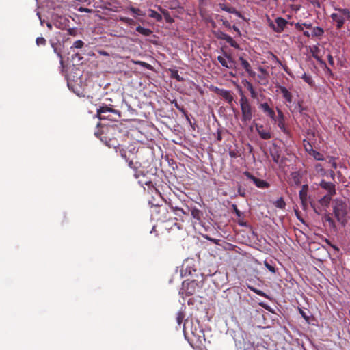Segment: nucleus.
I'll use <instances>...</instances> for the list:
<instances>
[{"label": "nucleus", "instance_id": "obj_55", "mask_svg": "<svg viewBox=\"0 0 350 350\" xmlns=\"http://www.w3.org/2000/svg\"><path fill=\"white\" fill-rule=\"evenodd\" d=\"M327 59H328V62H329V64L332 66L334 65V59H333V57L332 56V55L329 54L327 55Z\"/></svg>", "mask_w": 350, "mask_h": 350}, {"label": "nucleus", "instance_id": "obj_10", "mask_svg": "<svg viewBox=\"0 0 350 350\" xmlns=\"http://www.w3.org/2000/svg\"><path fill=\"white\" fill-rule=\"evenodd\" d=\"M224 56H218L217 60L222 66L227 68H233L235 67V62L233 60L230 55L226 53H224Z\"/></svg>", "mask_w": 350, "mask_h": 350}, {"label": "nucleus", "instance_id": "obj_52", "mask_svg": "<svg viewBox=\"0 0 350 350\" xmlns=\"http://www.w3.org/2000/svg\"><path fill=\"white\" fill-rule=\"evenodd\" d=\"M308 203V200H305L304 201V200H301V206H302V208L304 210H306L307 208Z\"/></svg>", "mask_w": 350, "mask_h": 350}, {"label": "nucleus", "instance_id": "obj_33", "mask_svg": "<svg viewBox=\"0 0 350 350\" xmlns=\"http://www.w3.org/2000/svg\"><path fill=\"white\" fill-rule=\"evenodd\" d=\"M149 16L150 18H154L157 21L159 22L161 21L162 20V16L153 10H150Z\"/></svg>", "mask_w": 350, "mask_h": 350}, {"label": "nucleus", "instance_id": "obj_49", "mask_svg": "<svg viewBox=\"0 0 350 350\" xmlns=\"http://www.w3.org/2000/svg\"><path fill=\"white\" fill-rule=\"evenodd\" d=\"M78 11L81 12L90 13L92 12V10L83 7H80L79 8H78Z\"/></svg>", "mask_w": 350, "mask_h": 350}, {"label": "nucleus", "instance_id": "obj_6", "mask_svg": "<svg viewBox=\"0 0 350 350\" xmlns=\"http://www.w3.org/2000/svg\"><path fill=\"white\" fill-rule=\"evenodd\" d=\"M112 114L120 116V112L118 110L107 105L101 106L97 109V116L100 120H112L113 118Z\"/></svg>", "mask_w": 350, "mask_h": 350}, {"label": "nucleus", "instance_id": "obj_30", "mask_svg": "<svg viewBox=\"0 0 350 350\" xmlns=\"http://www.w3.org/2000/svg\"><path fill=\"white\" fill-rule=\"evenodd\" d=\"M324 221L329 224L330 228L336 229L335 221L329 214L324 216Z\"/></svg>", "mask_w": 350, "mask_h": 350}, {"label": "nucleus", "instance_id": "obj_26", "mask_svg": "<svg viewBox=\"0 0 350 350\" xmlns=\"http://www.w3.org/2000/svg\"><path fill=\"white\" fill-rule=\"evenodd\" d=\"M245 86L250 91V94H251V97L253 98H256V96H257V94H256V93L255 92V90H254L252 84L250 82H249L247 81H245Z\"/></svg>", "mask_w": 350, "mask_h": 350}, {"label": "nucleus", "instance_id": "obj_21", "mask_svg": "<svg viewBox=\"0 0 350 350\" xmlns=\"http://www.w3.org/2000/svg\"><path fill=\"white\" fill-rule=\"evenodd\" d=\"M280 92L282 94L283 97L284 99L288 102H292V94L284 86H280L279 87Z\"/></svg>", "mask_w": 350, "mask_h": 350}, {"label": "nucleus", "instance_id": "obj_61", "mask_svg": "<svg viewBox=\"0 0 350 350\" xmlns=\"http://www.w3.org/2000/svg\"><path fill=\"white\" fill-rule=\"evenodd\" d=\"M159 211V212L162 211L163 213H165V212L167 213V209L165 208H160Z\"/></svg>", "mask_w": 350, "mask_h": 350}, {"label": "nucleus", "instance_id": "obj_3", "mask_svg": "<svg viewBox=\"0 0 350 350\" xmlns=\"http://www.w3.org/2000/svg\"><path fill=\"white\" fill-rule=\"evenodd\" d=\"M239 103L241 111V121L243 123L247 124L252 119L255 109L252 107L249 99L243 94L242 92L241 94Z\"/></svg>", "mask_w": 350, "mask_h": 350}, {"label": "nucleus", "instance_id": "obj_43", "mask_svg": "<svg viewBox=\"0 0 350 350\" xmlns=\"http://www.w3.org/2000/svg\"><path fill=\"white\" fill-rule=\"evenodd\" d=\"M129 10L138 16H142V11L139 8H135L134 7H130Z\"/></svg>", "mask_w": 350, "mask_h": 350}, {"label": "nucleus", "instance_id": "obj_24", "mask_svg": "<svg viewBox=\"0 0 350 350\" xmlns=\"http://www.w3.org/2000/svg\"><path fill=\"white\" fill-rule=\"evenodd\" d=\"M333 196L332 195H329V194H326L325 195L323 198H321L320 200H319V203L322 205V206H327L331 200H332V197Z\"/></svg>", "mask_w": 350, "mask_h": 350}, {"label": "nucleus", "instance_id": "obj_59", "mask_svg": "<svg viewBox=\"0 0 350 350\" xmlns=\"http://www.w3.org/2000/svg\"><path fill=\"white\" fill-rule=\"evenodd\" d=\"M329 174H330V176L334 179V176H335L334 172L333 170H330Z\"/></svg>", "mask_w": 350, "mask_h": 350}, {"label": "nucleus", "instance_id": "obj_4", "mask_svg": "<svg viewBox=\"0 0 350 350\" xmlns=\"http://www.w3.org/2000/svg\"><path fill=\"white\" fill-rule=\"evenodd\" d=\"M336 13H332L330 16L333 21L336 23V29H340L346 21H350V11L347 8H336Z\"/></svg>", "mask_w": 350, "mask_h": 350}, {"label": "nucleus", "instance_id": "obj_60", "mask_svg": "<svg viewBox=\"0 0 350 350\" xmlns=\"http://www.w3.org/2000/svg\"><path fill=\"white\" fill-rule=\"evenodd\" d=\"M217 139L218 141H221V133H217Z\"/></svg>", "mask_w": 350, "mask_h": 350}, {"label": "nucleus", "instance_id": "obj_38", "mask_svg": "<svg viewBox=\"0 0 350 350\" xmlns=\"http://www.w3.org/2000/svg\"><path fill=\"white\" fill-rule=\"evenodd\" d=\"M184 317H185V314H184V312H182V311H179L176 314V322H177L178 325H181Z\"/></svg>", "mask_w": 350, "mask_h": 350}, {"label": "nucleus", "instance_id": "obj_27", "mask_svg": "<svg viewBox=\"0 0 350 350\" xmlns=\"http://www.w3.org/2000/svg\"><path fill=\"white\" fill-rule=\"evenodd\" d=\"M320 50L319 49V47L317 46H313L311 49H310V53L312 54V56L316 59L317 61L321 62V60L320 59V57H319V53Z\"/></svg>", "mask_w": 350, "mask_h": 350}, {"label": "nucleus", "instance_id": "obj_7", "mask_svg": "<svg viewBox=\"0 0 350 350\" xmlns=\"http://www.w3.org/2000/svg\"><path fill=\"white\" fill-rule=\"evenodd\" d=\"M288 22L286 20L282 17H277L275 23L270 22L269 27L276 33H282L284 27L286 26Z\"/></svg>", "mask_w": 350, "mask_h": 350}, {"label": "nucleus", "instance_id": "obj_34", "mask_svg": "<svg viewBox=\"0 0 350 350\" xmlns=\"http://www.w3.org/2000/svg\"><path fill=\"white\" fill-rule=\"evenodd\" d=\"M274 205L278 208L284 209L286 206V202H284L283 198L281 197L274 202Z\"/></svg>", "mask_w": 350, "mask_h": 350}, {"label": "nucleus", "instance_id": "obj_32", "mask_svg": "<svg viewBox=\"0 0 350 350\" xmlns=\"http://www.w3.org/2000/svg\"><path fill=\"white\" fill-rule=\"evenodd\" d=\"M301 78L307 83L310 86L313 87L314 85V82L312 80L311 76L306 75L304 73Z\"/></svg>", "mask_w": 350, "mask_h": 350}, {"label": "nucleus", "instance_id": "obj_54", "mask_svg": "<svg viewBox=\"0 0 350 350\" xmlns=\"http://www.w3.org/2000/svg\"><path fill=\"white\" fill-rule=\"evenodd\" d=\"M303 25H304V27L308 29H312L313 27L312 23H304Z\"/></svg>", "mask_w": 350, "mask_h": 350}, {"label": "nucleus", "instance_id": "obj_45", "mask_svg": "<svg viewBox=\"0 0 350 350\" xmlns=\"http://www.w3.org/2000/svg\"><path fill=\"white\" fill-rule=\"evenodd\" d=\"M120 150V156L124 159H125L126 161H129V158L127 157V155H126V152L125 150L124 149H121L120 148L119 149Z\"/></svg>", "mask_w": 350, "mask_h": 350}, {"label": "nucleus", "instance_id": "obj_31", "mask_svg": "<svg viewBox=\"0 0 350 350\" xmlns=\"http://www.w3.org/2000/svg\"><path fill=\"white\" fill-rule=\"evenodd\" d=\"M160 12L163 14L164 18L167 23H172L174 21L173 18L171 17L168 11L165 9H162L161 8H159Z\"/></svg>", "mask_w": 350, "mask_h": 350}, {"label": "nucleus", "instance_id": "obj_44", "mask_svg": "<svg viewBox=\"0 0 350 350\" xmlns=\"http://www.w3.org/2000/svg\"><path fill=\"white\" fill-rule=\"evenodd\" d=\"M265 266L272 273H275V269L273 266L270 265L267 261H265Z\"/></svg>", "mask_w": 350, "mask_h": 350}, {"label": "nucleus", "instance_id": "obj_39", "mask_svg": "<svg viewBox=\"0 0 350 350\" xmlns=\"http://www.w3.org/2000/svg\"><path fill=\"white\" fill-rule=\"evenodd\" d=\"M120 21L127 23L128 25H133L135 23L133 19L127 18V17H120Z\"/></svg>", "mask_w": 350, "mask_h": 350}, {"label": "nucleus", "instance_id": "obj_14", "mask_svg": "<svg viewBox=\"0 0 350 350\" xmlns=\"http://www.w3.org/2000/svg\"><path fill=\"white\" fill-rule=\"evenodd\" d=\"M311 30H312L311 33H310L309 31H304V35L306 37L311 36L312 38L315 37V38H318L320 39V38H321V37L323 36V35L324 33L323 29L320 27H313Z\"/></svg>", "mask_w": 350, "mask_h": 350}, {"label": "nucleus", "instance_id": "obj_8", "mask_svg": "<svg viewBox=\"0 0 350 350\" xmlns=\"http://www.w3.org/2000/svg\"><path fill=\"white\" fill-rule=\"evenodd\" d=\"M278 116H276V122L278 126L280 128L281 131L287 135L291 137L290 131L285 126L284 116L283 112L278 108H277Z\"/></svg>", "mask_w": 350, "mask_h": 350}, {"label": "nucleus", "instance_id": "obj_22", "mask_svg": "<svg viewBox=\"0 0 350 350\" xmlns=\"http://www.w3.org/2000/svg\"><path fill=\"white\" fill-rule=\"evenodd\" d=\"M308 185H303L301 190L299 191V196L300 200H308Z\"/></svg>", "mask_w": 350, "mask_h": 350}, {"label": "nucleus", "instance_id": "obj_58", "mask_svg": "<svg viewBox=\"0 0 350 350\" xmlns=\"http://www.w3.org/2000/svg\"><path fill=\"white\" fill-rule=\"evenodd\" d=\"M233 29L237 31L239 35H241V32H240V30L239 29L238 27H237L236 26H233Z\"/></svg>", "mask_w": 350, "mask_h": 350}, {"label": "nucleus", "instance_id": "obj_29", "mask_svg": "<svg viewBox=\"0 0 350 350\" xmlns=\"http://www.w3.org/2000/svg\"><path fill=\"white\" fill-rule=\"evenodd\" d=\"M170 207L172 211L178 217H180V214L178 213V211H180L182 214H188L186 211H185L182 208H180L176 206H173L172 203L170 204Z\"/></svg>", "mask_w": 350, "mask_h": 350}, {"label": "nucleus", "instance_id": "obj_64", "mask_svg": "<svg viewBox=\"0 0 350 350\" xmlns=\"http://www.w3.org/2000/svg\"><path fill=\"white\" fill-rule=\"evenodd\" d=\"M47 27H48V28H49L50 29H52V25H51V23H47Z\"/></svg>", "mask_w": 350, "mask_h": 350}, {"label": "nucleus", "instance_id": "obj_62", "mask_svg": "<svg viewBox=\"0 0 350 350\" xmlns=\"http://www.w3.org/2000/svg\"><path fill=\"white\" fill-rule=\"evenodd\" d=\"M205 1H206V0H199V3H200V5H203V4H204Z\"/></svg>", "mask_w": 350, "mask_h": 350}, {"label": "nucleus", "instance_id": "obj_40", "mask_svg": "<svg viewBox=\"0 0 350 350\" xmlns=\"http://www.w3.org/2000/svg\"><path fill=\"white\" fill-rule=\"evenodd\" d=\"M84 44H85L84 42L82 40H79L75 41L73 43L72 46H71V49L72 48L81 49L82 47H83Z\"/></svg>", "mask_w": 350, "mask_h": 350}, {"label": "nucleus", "instance_id": "obj_28", "mask_svg": "<svg viewBox=\"0 0 350 350\" xmlns=\"http://www.w3.org/2000/svg\"><path fill=\"white\" fill-rule=\"evenodd\" d=\"M219 7L222 10L226 11L228 13H238L235 8L229 6L226 3H219Z\"/></svg>", "mask_w": 350, "mask_h": 350}, {"label": "nucleus", "instance_id": "obj_17", "mask_svg": "<svg viewBox=\"0 0 350 350\" xmlns=\"http://www.w3.org/2000/svg\"><path fill=\"white\" fill-rule=\"evenodd\" d=\"M239 60L241 62V66L248 73V75L252 77H254L256 73L254 71L252 70L250 64L243 57H239Z\"/></svg>", "mask_w": 350, "mask_h": 350}, {"label": "nucleus", "instance_id": "obj_19", "mask_svg": "<svg viewBox=\"0 0 350 350\" xmlns=\"http://www.w3.org/2000/svg\"><path fill=\"white\" fill-rule=\"evenodd\" d=\"M51 44L53 49L54 53H56L57 55L58 56V57L60 58V63L62 65L63 64V57L62 55V44L59 42L55 43L52 41H51Z\"/></svg>", "mask_w": 350, "mask_h": 350}, {"label": "nucleus", "instance_id": "obj_35", "mask_svg": "<svg viewBox=\"0 0 350 350\" xmlns=\"http://www.w3.org/2000/svg\"><path fill=\"white\" fill-rule=\"evenodd\" d=\"M191 212V215L193 218L196 219L197 220H200L201 217L202 215V213L201 212V211L195 208H193Z\"/></svg>", "mask_w": 350, "mask_h": 350}, {"label": "nucleus", "instance_id": "obj_13", "mask_svg": "<svg viewBox=\"0 0 350 350\" xmlns=\"http://www.w3.org/2000/svg\"><path fill=\"white\" fill-rule=\"evenodd\" d=\"M319 185L321 188L327 191V194L332 196H334L336 194V186L333 183L327 182L325 180H322Z\"/></svg>", "mask_w": 350, "mask_h": 350}, {"label": "nucleus", "instance_id": "obj_36", "mask_svg": "<svg viewBox=\"0 0 350 350\" xmlns=\"http://www.w3.org/2000/svg\"><path fill=\"white\" fill-rule=\"evenodd\" d=\"M170 73L172 78L176 79L180 82L183 81V78L179 75L177 70H170Z\"/></svg>", "mask_w": 350, "mask_h": 350}, {"label": "nucleus", "instance_id": "obj_63", "mask_svg": "<svg viewBox=\"0 0 350 350\" xmlns=\"http://www.w3.org/2000/svg\"><path fill=\"white\" fill-rule=\"evenodd\" d=\"M301 315L302 317L306 319H308V317L306 316L305 313L304 312H301Z\"/></svg>", "mask_w": 350, "mask_h": 350}, {"label": "nucleus", "instance_id": "obj_9", "mask_svg": "<svg viewBox=\"0 0 350 350\" xmlns=\"http://www.w3.org/2000/svg\"><path fill=\"white\" fill-rule=\"evenodd\" d=\"M243 174L249 179L252 180L253 181V183H254V185L258 187V188H260V189H266V188H269V186H270V184L264 180H261L260 178H258L256 177H255L254 175H252L250 172H249L248 171H245L243 172Z\"/></svg>", "mask_w": 350, "mask_h": 350}, {"label": "nucleus", "instance_id": "obj_51", "mask_svg": "<svg viewBox=\"0 0 350 350\" xmlns=\"http://www.w3.org/2000/svg\"><path fill=\"white\" fill-rule=\"evenodd\" d=\"M229 156L231 157V158H237L238 157V153L237 152L234 151V150H230L229 152Z\"/></svg>", "mask_w": 350, "mask_h": 350}, {"label": "nucleus", "instance_id": "obj_53", "mask_svg": "<svg viewBox=\"0 0 350 350\" xmlns=\"http://www.w3.org/2000/svg\"><path fill=\"white\" fill-rule=\"evenodd\" d=\"M232 207H233V210H234L235 214L238 217H240L241 216V211L238 209L237 206L234 204V205H232Z\"/></svg>", "mask_w": 350, "mask_h": 350}, {"label": "nucleus", "instance_id": "obj_46", "mask_svg": "<svg viewBox=\"0 0 350 350\" xmlns=\"http://www.w3.org/2000/svg\"><path fill=\"white\" fill-rule=\"evenodd\" d=\"M295 27L297 30L299 31H304V25L303 23H295Z\"/></svg>", "mask_w": 350, "mask_h": 350}, {"label": "nucleus", "instance_id": "obj_1", "mask_svg": "<svg viewBox=\"0 0 350 350\" xmlns=\"http://www.w3.org/2000/svg\"><path fill=\"white\" fill-rule=\"evenodd\" d=\"M94 135L109 148L120 149L118 138H121L122 133L118 126H103L100 130L95 132Z\"/></svg>", "mask_w": 350, "mask_h": 350}, {"label": "nucleus", "instance_id": "obj_16", "mask_svg": "<svg viewBox=\"0 0 350 350\" xmlns=\"http://www.w3.org/2000/svg\"><path fill=\"white\" fill-rule=\"evenodd\" d=\"M269 152L273 161L275 163H278L281 155V150H280L279 147L273 144L272 147L270 148Z\"/></svg>", "mask_w": 350, "mask_h": 350}, {"label": "nucleus", "instance_id": "obj_57", "mask_svg": "<svg viewBox=\"0 0 350 350\" xmlns=\"http://www.w3.org/2000/svg\"><path fill=\"white\" fill-rule=\"evenodd\" d=\"M188 323L187 321H186L185 323H184V325H183V332H184V334H185V336L186 337L187 334V327H186V325L187 323Z\"/></svg>", "mask_w": 350, "mask_h": 350}, {"label": "nucleus", "instance_id": "obj_56", "mask_svg": "<svg viewBox=\"0 0 350 350\" xmlns=\"http://www.w3.org/2000/svg\"><path fill=\"white\" fill-rule=\"evenodd\" d=\"M257 295H260V296H265V293H263L262 291L260 290H256V289H254L253 290Z\"/></svg>", "mask_w": 350, "mask_h": 350}, {"label": "nucleus", "instance_id": "obj_2", "mask_svg": "<svg viewBox=\"0 0 350 350\" xmlns=\"http://www.w3.org/2000/svg\"><path fill=\"white\" fill-rule=\"evenodd\" d=\"M332 208L334 217L342 226H345L347 221L348 206L343 200L336 199L332 202Z\"/></svg>", "mask_w": 350, "mask_h": 350}, {"label": "nucleus", "instance_id": "obj_5", "mask_svg": "<svg viewBox=\"0 0 350 350\" xmlns=\"http://www.w3.org/2000/svg\"><path fill=\"white\" fill-rule=\"evenodd\" d=\"M202 287L200 282L196 280H185L182 283V288L180 293L185 296L194 295Z\"/></svg>", "mask_w": 350, "mask_h": 350}, {"label": "nucleus", "instance_id": "obj_48", "mask_svg": "<svg viewBox=\"0 0 350 350\" xmlns=\"http://www.w3.org/2000/svg\"><path fill=\"white\" fill-rule=\"evenodd\" d=\"M238 193L241 197L245 196V189H242L241 187H240V186L238 188Z\"/></svg>", "mask_w": 350, "mask_h": 350}, {"label": "nucleus", "instance_id": "obj_11", "mask_svg": "<svg viewBox=\"0 0 350 350\" xmlns=\"http://www.w3.org/2000/svg\"><path fill=\"white\" fill-rule=\"evenodd\" d=\"M258 107L267 116L269 117L274 122H276L275 111L267 103H260Z\"/></svg>", "mask_w": 350, "mask_h": 350}, {"label": "nucleus", "instance_id": "obj_20", "mask_svg": "<svg viewBox=\"0 0 350 350\" xmlns=\"http://www.w3.org/2000/svg\"><path fill=\"white\" fill-rule=\"evenodd\" d=\"M260 71L262 72L261 75H258L259 82L262 85H266L268 82V74L267 71L262 67L259 68Z\"/></svg>", "mask_w": 350, "mask_h": 350}, {"label": "nucleus", "instance_id": "obj_41", "mask_svg": "<svg viewBox=\"0 0 350 350\" xmlns=\"http://www.w3.org/2000/svg\"><path fill=\"white\" fill-rule=\"evenodd\" d=\"M36 42V44L38 46H40V45L44 46V45H46V40L43 37L37 38Z\"/></svg>", "mask_w": 350, "mask_h": 350}, {"label": "nucleus", "instance_id": "obj_47", "mask_svg": "<svg viewBox=\"0 0 350 350\" xmlns=\"http://www.w3.org/2000/svg\"><path fill=\"white\" fill-rule=\"evenodd\" d=\"M77 31L75 28H69L68 29V33L70 36H75L77 35Z\"/></svg>", "mask_w": 350, "mask_h": 350}, {"label": "nucleus", "instance_id": "obj_15", "mask_svg": "<svg viewBox=\"0 0 350 350\" xmlns=\"http://www.w3.org/2000/svg\"><path fill=\"white\" fill-rule=\"evenodd\" d=\"M216 92L217 94L221 96L228 103L232 104L233 102L234 97L230 91L224 89L217 88Z\"/></svg>", "mask_w": 350, "mask_h": 350}, {"label": "nucleus", "instance_id": "obj_42", "mask_svg": "<svg viewBox=\"0 0 350 350\" xmlns=\"http://www.w3.org/2000/svg\"><path fill=\"white\" fill-rule=\"evenodd\" d=\"M145 173L144 171L138 170H134V176L135 178H139L141 176H144Z\"/></svg>", "mask_w": 350, "mask_h": 350}, {"label": "nucleus", "instance_id": "obj_23", "mask_svg": "<svg viewBox=\"0 0 350 350\" xmlns=\"http://www.w3.org/2000/svg\"><path fill=\"white\" fill-rule=\"evenodd\" d=\"M136 31L145 36H149L152 33V31L150 29L144 28L140 25L136 27Z\"/></svg>", "mask_w": 350, "mask_h": 350}, {"label": "nucleus", "instance_id": "obj_50", "mask_svg": "<svg viewBox=\"0 0 350 350\" xmlns=\"http://www.w3.org/2000/svg\"><path fill=\"white\" fill-rule=\"evenodd\" d=\"M329 163H331V165L334 169L337 168V163L334 158L332 157L331 159L329 160Z\"/></svg>", "mask_w": 350, "mask_h": 350}, {"label": "nucleus", "instance_id": "obj_12", "mask_svg": "<svg viewBox=\"0 0 350 350\" xmlns=\"http://www.w3.org/2000/svg\"><path fill=\"white\" fill-rule=\"evenodd\" d=\"M256 130L262 139H269L272 137V133L270 131L269 129H265L264 125L256 124Z\"/></svg>", "mask_w": 350, "mask_h": 350}, {"label": "nucleus", "instance_id": "obj_18", "mask_svg": "<svg viewBox=\"0 0 350 350\" xmlns=\"http://www.w3.org/2000/svg\"><path fill=\"white\" fill-rule=\"evenodd\" d=\"M219 38L225 40L232 47H234V49H239L240 48L239 44L237 42H235L231 36L225 33H221Z\"/></svg>", "mask_w": 350, "mask_h": 350}, {"label": "nucleus", "instance_id": "obj_25", "mask_svg": "<svg viewBox=\"0 0 350 350\" xmlns=\"http://www.w3.org/2000/svg\"><path fill=\"white\" fill-rule=\"evenodd\" d=\"M310 146L312 147L310 145ZM310 154L312 155L316 160H318V161L324 160L323 155L321 152L313 150L312 148H310Z\"/></svg>", "mask_w": 350, "mask_h": 350}, {"label": "nucleus", "instance_id": "obj_37", "mask_svg": "<svg viewBox=\"0 0 350 350\" xmlns=\"http://www.w3.org/2000/svg\"><path fill=\"white\" fill-rule=\"evenodd\" d=\"M127 162L129 167L131 168L133 171L139 169L141 167V163L139 162L134 163L132 160H129Z\"/></svg>", "mask_w": 350, "mask_h": 350}]
</instances>
